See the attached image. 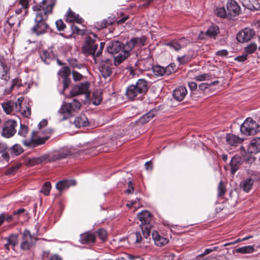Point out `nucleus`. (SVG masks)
Returning <instances> with one entry per match:
<instances>
[{
  "label": "nucleus",
  "mask_w": 260,
  "mask_h": 260,
  "mask_svg": "<svg viewBox=\"0 0 260 260\" xmlns=\"http://www.w3.org/2000/svg\"><path fill=\"white\" fill-rule=\"evenodd\" d=\"M257 49V45L256 44L251 43L247 46L245 48L246 53L248 55V54L253 53Z\"/></svg>",
  "instance_id": "obj_45"
},
{
  "label": "nucleus",
  "mask_w": 260,
  "mask_h": 260,
  "mask_svg": "<svg viewBox=\"0 0 260 260\" xmlns=\"http://www.w3.org/2000/svg\"><path fill=\"white\" fill-rule=\"evenodd\" d=\"M211 78V75L208 73H204L203 74L196 76L194 79L197 81H203L209 80Z\"/></svg>",
  "instance_id": "obj_41"
},
{
  "label": "nucleus",
  "mask_w": 260,
  "mask_h": 260,
  "mask_svg": "<svg viewBox=\"0 0 260 260\" xmlns=\"http://www.w3.org/2000/svg\"><path fill=\"white\" fill-rule=\"evenodd\" d=\"M16 126L17 122L16 121L13 120H7L4 124L2 135L7 138L12 137L16 132L15 129Z\"/></svg>",
  "instance_id": "obj_9"
},
{
  "label": "nucleus",
  "mask_w": 260,
  "mask_h": 260,
  "mask_svg": "<svg viewBox=\"0 0 260 260\" xmlns=\"http://www.w3.org/2000/svg\"><path fill=\"white\" fill-rule=\"evenodd\" d=\"M40 6H32V10L36 13L35 25L31 28L32 34L41 36L47 33L50 30V27L47 23L48 15L52 11L40 9Z\"/></svg>",
  "instance_id": "obj_1"
},
{
  "label": "nucleus",
  "mask_w": 260,
  "mask_h": 260,
  "mask_svg": "<svg viewBox=\"0 0 260 260\" xmlns=\"http://www.w3.org/2000/svg\"><path fill=\"white\" fill-rule=\"evenodd\" d=\"M3 241L6 242L4 243V247L7 251H9L11 248L15 250V247L18 245V235L12 234L8 237L3 238Z\"/></svg>",
  "instance_id": "obj_14"
},
{
  "label": "nucleus",
  "mask_w": 260,
  "mask_h": 260,
  "mask_svg": "<svg viewBox=\"0 0 260 260\" xmlns=\"http://www.w3.org/2000/svg\"><path fill=\"white\" fill-rule=\"evenodd\" d=\"M76 184V181L74 180H65L59 181L56 184V188L59 191L63 190L70 186Z\"/></svg>",
  "instance_id": "obj_21"
},
{
  "label": "nucleus",
  "mask_w": 260,
  "mask_h": 260,
  "mask_svg": "<svg viewBox=\"0 0 260 260\" xmlns=\"http://www.w3.org/2000/svg\"><path fill=\"white\" fill-rule=\"evenodd\" d=\"M66 155L67 154L65 153H60L57 155H54L53 157H51L49 155L46 154L42 155V156L43 157L45 161H51L54 159H60L65 158Z\"/></svg>",
  "instance_id": "obj_33"
},
{
  "label": "nucleus",
  "mask_w": 260,
  "mask_h": 260,
  "mask_svg": "<svg viewBox=\"0 0 260 260\" xmlns=\"http://www.w3.org/2000/svg\"><path fill=\"white\" fill-rule=\"evenodd\" d=\"M253 183L254 180L251 178H248L241 182L240 186L243 191L248 192L252 188Z\"/></svg>",
  "instance_id": "obj_29"
},
{
  "label": "nucleus",
  "mask_w": 260,
  "mask_h": 260,
  "mask_svg": "<svg viewBox=\"0 0 260 260\" xmlns=\"http://www.w3.org/2000/svg\"><path fill=\"white\" fill-rule=\"evenodd\" d=\"M74 124L76 127L80 128L88 126L89 125V122L86 115L85 114H81L75 118Z\"/></svg>",
  "instance_id": "obj_22"
},
{
  "label": "nucleus",
  "mask_w": 260,
  "mask_h": 260,
  "mask_svg": "<svg viewBox=\"0 0 260 260\" xmlns=\"http://www.w3.org/2000/svg\"><path fill=\"white\" fill-rule=\"evenodd\" d=\"M215 14L219 17L225 18L228 13L224 7L217 8L215 11Z\"/></svg>",
  "instance_id": "obj_43"
},
{
  "label": "nucleus",
  "mask_w": 260,
  "mask_h": 260,
  "mask_svg": "<svg viewBox=\"0 0 260 260\" xmlns=\"http://www.w3.org/2000/svg\"><path fill=\"white\" fill-rule=\"evenodd\" d=\"M28 14V9L25 8H22V6H20V7L17 8L15 10V16L17 17V19L19 20V25L20 24L21 21L23 20L25 17Z\"/></svg>",
  "instance_id": "obj_30"
},
{
  "label": "nucleus",
  "mask_w": 260,
  "mask_h": 260,
  "mask_svg": "<svg viewBox=\"0 0 260 260\" xmlns=\"http://www.w3.org/2000/svg\"><path fill=\"white\" fill-rule=\"evenodd\" d=\"M28 133V127L24 124H21L20 129L18 131V135L23 137H25Z\"/></svg>",
  "instance_id": "obj_47"
},
{
  "label": "nucleus",
  "mask_w": 260,
  "mask_h": 260,
  "mask_svg": "<svg viewBox=\"0 0 260 260\" xmlns=\"http://www.w3.org/2000/svg\"><path fill=\"white\" fill-rule=\"evenodd\" d=\"M37 239L32 236L29 231L25 230L23 232L20 242V248L23 250H27L32 247L36 243Z\"/></svg>",
  "instance_id": "obj_7"
},
{
  "label": "nucleus",
  "mask_w": 260,
  "mask_h": 260,
  "mask_svg": "<svg viewBox=\"0 0 260 260\" xmlns=\"http://www.w3.org/2000/svg\"><path fill=\"white\" fill-rule=\"evenodd\" d=\"M148 89V81L144 79H140L135 84H132L127 87L125 95L131 101L138 100L147 92Z\"/></svg>",
  "instance_id": "obj_2"
},
{
  "label": "nucleus",
  "mask_w": 260,
  "mask_h": 260,
  "mask_svg": "<svg viewBox=\"0 0 260 260\" xmlns=\"http://www.w3.org/2000/svg\"><path fill=\"white\" fill-rule=\"evenodd\" d=\"M80 240L82 244L94 243L95 240V236L91 233H85L81 235Z\"/></svg>",
  "instance_id": "obj_25"
},
{
  "label": "nucleus",
  "mask_w": 260,
  "mask_h": 260,
  "mask_svg": "<svg viewBox=\"0 0 260 260\" xmlns=\"http://www.w3.org/2000/svg\"><path fill=\"white\" fill-rule=\"evenodd\" d=\"M187 93V90L184 86H181L175 89L173 91L174 98L178 101H182Z\"/></svg>",
  "instance_id": "obj_19"
},
{
  "label": "nucleus",
  "mask_w": 260,
  "mask_h": 260,
  "mask_svg": "<svg viewBox=\"0 0 260 260\" xmlns=\"http://www.w3.org/2000/svg\"><path fill=\"white\" fill-rule=\"evenodd\" d=\"M51 188V185L50 182H46L44 183L41 192H43L45 196L49 194Z\"/></svg>",
  "instance_id": "obj_44"
},
{
  "label": "nucleus",
  "mask_w": 260,
  "mask_h": 260,
  "mask_svg": "<svg viewBox=\"0 0 260 260\" xmlns=\"http://www.w3.org/2000/svg\"><path fill=\"white\" fill-rule=\"evenodd\" d=\"M144 61L143 59H138L134 64V67L131 64L129 67V71L130 74L134 77L136 74H137V70L140 68V64H142Z\"/></svg>",
  "instance_id": "obj_35"
},
{
  "label": "nucleus",
  "mask_w": 260,
  "mask_h": 260,
  "mask_svg": "<svg viewBox=\"0 0 260 260\" xmlns=\"http://www.w3.org/2000/svg\"><path fill=\"white\" fill-rule=\"evenodd\" d=\"M190 43V41L185 37L178 40H173L166 43V45L175 51H179L181 48L186 47Z\"/></svg>",
  "instance_id": "obj_10"
},
{
  "label": "nucleus",
  "mask_w": 260,
  "mask_h": 260,
  "mask_svg": "<svg viewBox=\"0 0 260 260\" xmlns=\"http://www.w3.org/2000/svg\"><path fill=\"white\" fill-rule=\"evenodd\" d=\"M252 3L249 10H260V4L256 0H251Z\"/></svg>",
  "instance_id": "obj_54"
},
{
  "label": "nucleus",
  "mask_w": 260,
  "mask_h": 260,
  "mask_svg": "<svg viewBox=\"0 0 260 260\" xmlns=\"http://www.w3.org/2000/svg\"><path fill=\"white\" fill-rule=\"evenodd\" d=\"M216 55L220 56H226L228 55V52L226 50L223 49L217 51Z\"/></svg>",
  "instance_id": "obj_62"
},
{
  "label": "nucleus",
  "mask_w": 260,
  "mask_h": 260,
  "mask_svg": "<svg viewBox=\"0 0 260 260\" xmlns=\"http://www.w3.org/2000/svg\"><path fill=\"white\" fill-rule=\"evenodd\" d=\"M21 113V115L25 117H28L31 114V110L30 108L29 107H26L25 109H21L20 111Z\"/></svg>",
  "instance_id": "obj_56"
},
{
  "label": "nucleus",
  "mask_w": 260,
  "mask_h": 260,
  "mask_svg": "<svg viewBox=\"0 0 260 260\" xmlns=\"http://www.w3.org/2000/svg\"><path fill=\"white\" fill-rule=\"evenodd\" d=\"M70 69L68 67H63L58 71V75L64 78L68 77L70 75Z\"/></svg>",
  "instance_id": "obj_39"
},
{
  "label": "nucleus",
  "mask_w": 260,
  "mask_h": 260,
  "mask_svg": "<svg viewBox=\"0 0 260 260\" xmlns=\"http://www.w3.org/2000/svg\"><path fill=\"white\" fill-rule=\"evenodd\" d=\"M102 101V98L98 93H94L93 94L92 103L95 105H99Z\"/></svg>",
  "instance_id": "obj_50"
},
{
  "label": "nucleus",
  "mask_w": 260,
  "mask_h": 260,
  "mask_svg": "<svg viewBox=\"0 0 260 260\" xmlns=\"http://www.w3.org/2000/svg\"><path fill=\"white\" fill-rule=\"evenodd\" d=\"M107 50L113 55L122 54L123 43L118 41L110 42L107 46Z\"/></svg>",
  "instance_id": "obj_13"
},
{
  "label": "nucleus",
  "mask_w": 260,
  "mask_h": 260,
  "mask_svg": "<svg viewBox=\"0 0 260 260\" xmlns=\"http://www.w3.org/2000/svg\"><path fill=\"white\" fill-rule=\"evenodd\" d=\"M254 251V247L252 245L245 246L236 250V252L240 253H251Z\"/></svg>",
  "instance_id": "obj_36"
},
{
  "label": "nucleus",
  "mask_w": 260,
  "mask_h": 260,
  "mask_svg": "<svg viewBox=\"0 0 260 260\" xmlns=\"http://www.w3.org/2000/svg\"><path fill=\"white\" fill-rule=\"evenodd\" d=\"M72 76L74 80L75 81L81 80L83 77V76L81 74L75 71H73Z\"/></svg>",
  "instance_id": "obj_59"
},
{
  "label": "nucleus",
  "mask_w": 260,
  "mask_h": 260,
  "mask_svg": "<svg viewBox=\"0 0 260 260\" xmlns=\"http://www.w3.org/2000/svg\"><path fill=\"white\" fill-rule=\"evenodd\" d=\"M226 141L231 146H237L242 142L243 139L232 134H228L226 136Z\"/></svg>",
  "instance_id": "obj_23"
},
{
  "label": "nucleus",
  "mask_w": 260,
  "mask_h": 260,
  "mask_svg": "<svg viewBox=\"0 0 260 260\" xmlns=\"http://www.w3.org/2000/svg\"><path fill=\"white\" fill-rule=\"evenodd\" d=\"M236 157H233L231 161V173L234 174L238 169L239 164Z\"/></svg>",
  "instance_id": "obj_42"
},
{
  "label": "nucleus",
  "mask_w": 260,
  "mask_h": 260,
  "mask_svg": "<svg viewBox=\"0 0 260 260\" xmlns=\"http://www.w3.org/2000/svg\"><path fill=\"white\" fill-rule=\"evenodd\" d=\"M71 28L73 31V33H76L77 35H83L85 34V30L84 29H80L78 26L75 25H72L71 26Z\"/></svg>",
  "instance_id": "obj_49"
},
{
  "label": "nucleus",
  "mask_w": 260,
  "mask_h": 260,
  "mask_svg": "<svg viewBox=\"0 0 260 260\" xmlns=\"http://www.w3.org/2000/svg\"><path fill=\"white\" fill-rule=\"evenodd\" d=\"M254 35V30L249 28H245L237 34L236 38L238 42L244 43L250 41Z\"/></svg>",
  "instance_id": "obj_12"
},
{
  "label": "nucleus",
  "mask_w": 260,
  "mask_h": 260,
  "mask_svg": "<svg viewBox=\"0 0 260 260\" xmlns=\"http://www.w3.org/2000/svg\"><path fill=\"white\" fill-rule=\"evenodd\" d=\"M66 21L69 22H76L79 24H81L83 22L82 18L80 17L78 14H76L74 12L71 11L70 9L67 16Z\"/></svg>",
  "instance_id": "obj_26"
},
{
  "label": "nucleus",
  "mask_w": 260,
  "mask_h": 260,
  "mask_svg": "<svg viewBox=\"0 0 260 260\" xmlns=\"http://www.w3.org/2000/svg\"><path fill=\"white\" fill-rule=\"evenodd\" d=\"M105 44L104 42H101L99 47L98 44L88 37L86 40V45L83 47V51L85 54L92 55L95 62L97 63L99 61L98 58L102 54Z\"/></svg>",
  "instance_id": "obj_4"
},
{
  "label": "nucleus",
  "mask_w": 260,
  "mask_h": 260,
  "mask_svg": "<svg viewBox=\"0 0 260 260\" xmlns=\"http://www.w3.org/2000/svg\"><path fill=\"white\" fill-rule=\"evenodd\" d=\"M225 192V188L222 182V181H220L218 184V196L222 197L224 195Z\"/></svg>",
  "instance_id": "obj_48"
},
{
  "label": "nucleus",
  "mask_w": 260,
  "mask_h": 260,
  "mask_svg": "<svg viewBox=\"0 0 260 260\" xmlns=\"http://www.w3.org/2000/svg\"><path fill=\"white\" fill-rule=\"evenodd\" d=\"M137 217L143 224H148L151 219V214L148 211H143L139 213Z\"/></svg>",
  "instance_id": "obj_24"
},
{
  "label": "nucleus",
  "mask_w": 260,
  "mask_h": 260,
  "mask_svg": "<svg viewBox=\"0 0 260 260\" xmlns=\"http://www.w3.org/2000/svg\"><path fill=\"white\" fill-rule=\"evenodd\" d=\"M247 152L251 154H255L260 152V137L252 139L247 148Z\"/></svg>",
  "instance_id": "obj_17"
},
{
  "label": "nucleus",
  "mask_w": 260,
  "mask_h": 260,
  "mask_svg": "<svg viewBox=\"0 0 260 260\" xmlns=\"http://www.w3.org/2000/svg\"><path fill=\"white\" fill-rule=\"evenodd\" d=\"M11 153L15 155H19L23 151V148L19 144H15L10 149Z\"/></svg>",
  "instance_id": "obj_40"
},
{
  "label": "nucleus",
  "mask_w": 260,
  "mask_h": 260,
  "mask_svg": "<svg viewBox=\"0 0 260 260\" xmlns=\"http://www.w3.org/2000/svg\"><path fill=\"white\" fill-rule=\"evenodd\" d=\"M247 54L246 53L243 54L241 56H238L236 57L235 59L240 62H243L247 59Z\"/></svg>",
  "instance_id": "obj_63"
},
{
  "label": "nucleus",
  "mask_w": 260,
  "mask_h": 260,
  "mask_svg": "<svg viewBox=\"0 0 260 260\" xmlns=\"http://www.w3.org/2000/svg\"><path fill=\"white\" fill-rule=\"evenodd\" d=\"M56 0H43L41 2L34 6H40V9L47 10L53 12V8L55 5Z\"/></svg>",
  "instance_id": "obj_20"
},
{
  "label": "nucleus",
  "mask_w": 260,
  "mask_h": 260,
  "mask_svg": "<svg viewBox=\"0 0 260 260\" xmlns=\"http://www.w3.org/2000/svg\"><path fill=\"white\" fill-rule=\"evenodd\" d=\"M134 48H141L145 45L146 39L144 37H135L132 39Z\"/></svg>",
  "instance_id": "obj_32"
},
{
  "label": "nucleus",
  "mask_w": 260,
  "mask_h": 260,
  "mask_svg": "<svg viewBox=\"0 0 260 260\" xmlns=\"http://www.w3.org/2000/svg\"><path fill=\"white\" fill-rule=\"evenodd\" d=\"M219 32L218 27L216 25L210 26L206 32V35L210 37L215 38V36Z\"/></svg>",
  "instance_id": "obj_31"
},
{
  "label": "nucleus",
  "mask_w": 260,
  "mask_h": 260,
  "mask_svg": "<svg viewBox=\"0 0 260 260\" xmlns=\"http://www.w3.org/2000/svg\"><path fill=\"white\" fill-rule=\"evenodd\" d=\"M32 163L35 164H41L42 162H45V161L43 159V157L42 156L34 158L32 159Z\"/></svg>",
  "instance_id": "obj_61"
},
{
  "label": "nucleus",
  "mask_w": 260,
  "mask_h": 260,
  "mask_svg": "<svg viewBox=\"0 0 260 260\" xmlns=\"http://www.w3.org/2000/svg\"><path fill=\"white\" fill-rule=\"evenodd\" d=\"M36 131H32L31 133V137L30 139H24L22 140V144L26 147L34 148L39 145H43L45 143L48 139V137L38 138H35V136L36 134Z\"/></svg>",
  "instance_id": "obj_8"
},
{
  "label": "nucleus",
  "mask_w": 260,
  "mask_h": 260,
  "mask_svg": "<svg viewBox=\"0 0 260 260\" xmlns=\"http://www.w3.org/2000/svg\"><path fill=\"white\" fill-rule=\"evenodd\" d=\"M129 242L141 246V243L142 241V234L140 232H137L131 234L128 237Z\"/></svg>",
  "instance_id": "obj_28"
},
{
  "label": "nucleus",
  "mask_w": 260,
  "mask_h": 260,
  "mask_svg": "<svg viewBox=\"0 0 260 260\" xmlns=\"http://www.w3.org/2000/svg\"><path fill=\"white\" fill-rule=\"evenodd\" d=\"M17 17L18 16L16 17L13 15L8 19L7 22L10 26H13L17 21L19 23V20L17 19Z\"/></svg>",
  "instance_id": "obj_53"
},
{
  "label": "nucleus",
  "mask_w": 260,
  "mask_h": 260,
  "mask_svg": "<svg viewBox=\"0 0 260 260\" xmlns=\"http://www.w3.org/2000/svg\"><path fill=\"white\" fill-rule=\"evenodd\" d=\"M14 103L11 101L4 103L2 105L4 111L7 114H10L14 110Z\"/></svg>",
  "instance_id": "obj_37"
},
{
  "label": "nucleus",
  "mask_w": 260,
  "mask_h": 260,
  "mask_svg": "<svg viewBox=\"0 0 260 260\" xmlns=\"http://www.w3.org/2000/svg\"><path fill=\"white\" fill-rule=\"evenodd\" d=\"M41 59L45 63H49L48 59L49 58V53L47 51H43L40 54Z\"/></svg>",
  "instance_id": "obj_55"
},
{
  "label": "nucleus",
  "mask_w": 260,
  "mask_h": 260,
  "mask_svg": "<svg viewBox=\"0 0 260 260\" xmlns=\"http://www.w3.org/2000/svg\"><path fill=\"white\" fill-rule=\"evenodd\" d=\"M227 11L229 15L235 16L239 14L240 8L234 0H230L226 5Z\"/></svg>",
  "instance_id": "obj_16"
},
{
  "label": "nucleus",
  "mask_w": 260,
  "mask_h": 260,
  "mask_svg": "<svg viewBox=\"0 0 260 260\" xmlns=\"http://www.w3.org/2000/svg\"><path fill=\"white\" fill-rule=\"evenodd\" d=\"M18 5L22 6V8L28 9L29 3L28 0H18Z\"/></svg>",
  "instance_id": "obj_58"
},
{
  "label": "nucleus",
  "mask_w": 260,
  "mask_h": 260,
  "mask_svg": "<svg viewBox=\"0 0 260 260\" xmlns=\"http://www.w3.org/2000/svg\"><path fill=\"white\" fill-rule=\"evenodd\" d=\"M48 260H62V257L57 254H54L53 255H52L49 259Z\"/></svg>",
  "instance_id": "obj_64"
},
{
  "label": "nucleus",
  "mask_w": 260,
  "mask_h": 260,
  "mask_svg": "<svg viewBox=\"0 0 260 260\" xmlns=\"http://www.w3.org/2000/svg\"><path fill=\"white\" fill-rule=\"evenodd\" d=\"M23 98L22 97H20V98H19L17 101L14 103V109L16 111H21V109H22V107H21V104L23 101Z\"/></svg>",
  "instance_id": "obj_46"
},
{
  "label": "nucleus",
  "mask_w": 260,
  "mask_h": 260,
  "mask_svg": "<svg viewBox=\"0 0 260 260\" xmlns=\"http://www.w3.org/2000/svg\"><path fill=\"white\" fill-rule=\"evenodd\" d=\"M152 239L154 244L159 247L164 246L168 243L169 240L168 238L160 236L158 232L153 231L152 233Z\"/></svg>",
  "instance_id": "obj_18"
},
{
  "label": "nucleus",
  "mask_w": 260,
  "mask_h": 260,
  "mask_svg": "<svg viewBox=\"0 0 260 260\" xmlns=\"http://www.w3.org/2000/svg\"><path fill=\"white\" fill-rule=\"evenodd\" d=\"M243 6L246 8L249 9L251 5V0H240Z\"/></svg>",
  "instance_id": "obj_60"
},
{
  "label": "nucleus",
  "mask_w": 260,
  "mask_h": 260,
  "mask_svg": "<svg viewBox=\"0 0 260 260\" xmlns=\"http://www.w3.org/2000/svg\"><path fill=\"white\" fill-rule=\"evenodd\" d=\"M113 68L112 60L110 59H106L105 60L101 61L99 70L102 76L106 79L111 75Z\"/></svg>",
  "instance_id": "obj_11"
},
{
  "label": "nucleus",
  "mask_w": 260,
  "mask_h": 260,
  "mask_svg": "<svg viewBox=\"0 0 260 260\" xmlns=\"http://www.w3.org/2000/svg\"><path fill=\"white\" fill-rule=\"evenodd\" d=\"M240 130L246 136L254 135L260 132V125L251 118L248 117L241 125Z\"/></svg>",
  "instance_id": "obj_5"
},
{
  "label": "nucleus",
  "mask_w": 260,
  "mask_h": 260,
  "mask_svg": "<svg viewBox=\"0 0 260 260\" xmlns=\"http://www.w3.org/2000/svg\"><path fill=\"white\" fill-rule=\"evenodd\" d=\"M222 250V246H216L212 247L206 249V252H208V254L210 253L213 251H218L220 252Z\"/></svg>",
  "instance_id": "obj_57"
},
{
  "label": "nucleus",
  "mask_w": 260,
  "mask_h": 260,
  "mask_svg": "<svg viewBox=\"0 0 260 260\" xmlns=\"http://www.w3.org/2000/svg\"><path fill=\"white\" fill-rule=\"evenodd\" d=\"M89 87V83L85 82L78 85L73 87L71 91V94L72 96H75L79 94H84L87 92Z\"/></svg>",
  "instance_id": "obj_15"
},
{
  "label": "nucleus",
  "mask_w": 260,
  "mask_h": 260,
  "mask_svg": "<svg viewBox=\"0 0 260 260\" xmlns=\"http://www.w3.org/2000/svg\"><path fill=\"white\" fill-rule=\"evenodd\" d=\"M97 234L99 237L103 241H104L107 238V232L104 229H99L97 231Z\"/></svg>",
  "instance_id": "obj_52"
},
{
  "label": "nucleus",
  "mask_w": 260,
  "mask_h": 260,
  "mask_svg": "<svg viewBox=\"0 0 260 260\" xmlns=\"http://www.w3.org/2000/svg\"><path fill=\"white\" fill-rule=\"evenodd\" d=\"M134 48H135L132 39L129 41L127 42L124 45L123 44L122 54H120L119 55H117L114 56V64L118 66L120 64L129 56L131 51Z\"/></svg>",
  "instance_id": "obj_6"
},
{
  "label": "nucleus",
  "mask_w": 260,
  "mask_h": 260,
  "mask_svg": "<svg viewBox=\"0 0 260 260\" xmlns=\"http://www.w3.org/2000/svg\"><path fill=\"white\" fill-rule=\"evenodd\" d=\"M167 69H165L160 66H155L152 67L154 74L157 77L162 76L167 73Z\"/></svg>",
  "instance_id": "obj_34"
},
{
  "label": "nucleus",
  "mask_w": 260,
  "mask_h": 260,
  "mask_svg": "<svg viewBox=\"0 0 260 260\" xmlns=\"http://www.w3.org/2000/svg\"><path fill=\"white\" fill-rule=\"evenodd\" d=\"M113 23V21L110 19L104 20L100 22H97L96 27L99 29L106 28L107 26L110 25Z\"/></svg>",
  "instance_id": "obj_38"
},
{
  "label": "nucleus",
  "mask_w": 260,
  "mask_h": 260,
  "mask_svg": "<svg viewBox=\"0 0 260 260\" xmlns=\"http://www.w3.org/2000/svg\"><path fill=\"white\" fill-rule=\"evenodd\" d=\"M81 106V103L76 99L70 103L63 102L57 112L58 119L63 121L73 116Z\"/></svg>",
  "instance_id": "obj_3"
},
{
  "label": "nucleus",
  "mask_w": 260,
  "mask_h": 260,
  "mask_svg": "<svg viewBox=\"0 0 260 260\" xmlns=\"http://www.w3.org/2000/svg\"><path fill=\"white\" fill-rule=\"evenodd\" d=\"M55 24L57 30L59 31L63 30L66 27V24L61 19L57 20L55 22Z\"/></svg>",
  "instance_id": "obj_51"
},
{
  "label": "nucleus",
  "mask_w": 260,
  "mask_h": 260,
  "mask_svg": "<svg viewBox=\"0 0 260 260\" xmlns=\"http://www.w3.org/2000/svg\"><path fill=\"white\" fill-rule=\"evenodd\" d=\"M157 111L155 109H152L146 114L141 116L139 119V122L141 124H145L152 119L157 114Z\"/></svg>",
  "instance_id": "obj_27"
}]
</instances>
